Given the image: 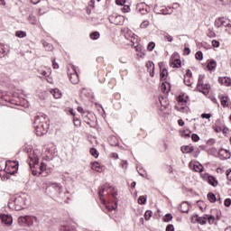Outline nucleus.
<instances>
[{"label": "nucleus", "mask_w": 231, "mask_h": 231, "mask_svg": "<svg viewBox=\"0 0 231 231\" xmlns=\"http://www.w3.org/2000/svg\"><path fill=\"white\" fill-rule=\"evenodd\" d=\"M29 167L32 176H42L46 178L48 176V170L46 169V163L41 162L39 165V157L34 155L33 157L29 156Z\"/></svg>", "instance_id": "f257e3e1"}, {"label": "nucleus", "mask_w": 231, "mask_h": 231, "mask_svg": "<svg viewBox=\"0 0 231 231\" xmlns=\"http://www.w3.org/2000/svg\"><path fill=\"white\" fill-rule=\"evenodd\" d=\"M33 127L37 136H44L50 129V124L46 122V115H40L34 117Z\"/></svg>", "instance_id": "f03ea898"}, {"label": "nucleus", "mask_w": 231, "mask_h": 231, "mask_svg": "<svg viewBox=\"0 0 231 231\" xmlns=\"http://www.w3.org/2000/svg\"><path fill=\"white\" fill-rule=\"evenodd\" d=\"M46 194L49 196H57L64 199L66 198V193L62 194V185L58 182H47L46 184Z\"/></svg>", "instance_id": "7ed1b4c3"}, {"label": "nucleus", "mask_w": 231, "mask_h": 231, "mask_svg": "<svg viewBox=\"0 0 231 231\" xmlns=\"http://www.w3.org/2000/svg\"><path fill=\"white\" fill-rule=\"evenodd\" d=\"M106 190V186H102L101 188H99V199L102 203V205H104L106 208V210L108 212H113V210H116L117 208V205H118V199H116V196H118V193L116 191L112 193V198H113V203L114 205H111L110 203L107 204V202H106V199L104 198L103 192Z\"/></svg>", "instance_id": "20e7f679"}, {"label": "nucleus", "mask_w": 231, "mask_h": 231, "mask_svg": "<svg viewBox=\"0 0 231 231\" xmlns=\"http://www.w3.org/2000/svg\"><path fill=\"white\" fill-rule=\"evenodd\" d=\"M26 205V200L21 196L13 197L8 203V207H14V210H23Z\"/></svg>", "instance_id": "39448f33"}, {"label": "nucleus", "mask_w": 231, "mask_h": 231, "mask_svg": "<svg viewBox=\"0 0 231 231\" xmlns=\"http://www.w3.org/2000/svg\"><path fill=\"white\" fill-rule=\"evenodd\" d=\"M205 76L199 75V79L197 83V91L203 93V95H208L210 93V84H204L203 79Z\"/></svg>", "instance_id": "423d86ee"}, {"label": "nucleus", "mask_w": 231, "mask_h": 231, "mask_svg": "<svg viewBox=\"0 0 231 231\" xmlns=\"http://www.w3.org/2000/svg\"><path fill=\"white\" fill-rule=\"evenodd\" d=\"M17 171H19V162H17V164H15V162H13V164L9 165L6 164L5 169L6 180H10V176L17 174ZM8 174L10 176H8Z\"/></svg>", "instance_id": "0eeeda50"}, {"label": "nucleus", "mask_w": 231, "mask_h": 231, "mask_svg": "<svg viewBox=\"0 0 231 231\" xmlns=\"http://www.w3.org/2000/svg\"><path fill=\"white\" fill-rule=\"evenodd\" d=\"M109 23L111 24H116V26H122L124 23H125V18L124 15H120L117 14H113L108 17Z\"/></svg>", "instance_id": "6e6552de"}, {"label": "nucleus", "mask_w": 231, "mask_h": 231, "mask_svg": "<svg viewBox=\"0 0 231 231\" xmlns=\"http://www.w3.org/2000/svg\"><path fill=\"white\" fill-rule=\"evenodd\" d=\"M33 221H37V217H18V223L21 226H30V225H33Z\"/></svg>", "instance_id": "1a4fd4ad"}, {"label": "nucleus", "mask_w": 231, "mask_h": 231, "mask_svg": "<svg viewBox=\"0 0 231 231\" xmlns=\"http://www.w3.org/2000/svg\"><path fill=\"white\" fill-rule=\"evenodd\" d=\"M72 68V73H69V78L71 82V84H79V72H77V67L71 66Z\"/></svg>", "instance_id": "9d476101"}, {"label": "nucleus", "mask_w": 231, "mask_h": 231, "mask_svg": "<svg viewBox=\"0 0 231 231\" xmlns=\"http://www.w3.org/2000/svg\"><path fill=\"white\" fill-rule=\"evenodd\" d=\"M218 156L220 160H229L231 153H230V151L221 148L218 151Z\"/></svg>", "instance_id": "9b49d317"}, {"label": "nucleus", "mask_w": 231, "mask_h": 231, "mask_svg": "<svg viewBox=\"0 0 231 231\" xmlns=\"http://www.w3.org/2000/svg\"><path fill=\"white\" fill-rule=\"evenodd\" d=\"M0 220L2 223H5V225H12L14 218H12L10 215L0 214Z\"/></svg>", "instance_id": "f8f14e48"}, {"label": "nucleus", "mask_w": 231, "mask_h": 231, "mask_svg": "<svg viewBox=\"0 0 231 231\" xmlns=\"http://www.w3.org/2000/svg\"><path fill=\"white\" fill-rule=\"evenodd\" d=\"M179 210H180L182 214H189V211L190 210V204H189L188 201H183L180 204Z\"/></svg>", "instance_id": "ddd939ff"}, {"label": "nucleus", "mask_w": 231, "mask_h": 231, "mask_svg": "<svg viewBox=\"0 0 231 231\" xmlns=\"http://www.w3.org/2000/svg\"><path fill=\"white\" fill-rule=\"evenodd\" d=\"M205 178L207 179L209 185H211L212 187H217L218 182H217V179H216V177H214L212 175L206 174Z\"/></svg>", "instance_id": "4468645a"}, {"label": "nucleus", "mask_w": 231, "mask_h": 231, "mask_svg": "<svg viewBox=\"0 0 231 231\" xmlns=\"http://www.w3.org/2000/svg\"><path fill=\"white\" fill-rule=\"evenodd\" d=\"M218 83L221 84L222 86L229 87L231 86V79L228 77H224V78L219 77Z\"/></svg>", "instance_id": "2eb2a0df"}, {"label": "nucleus", "mask_w": 231, "mask_h": 231, "mask_svg": "<svg viewBox=\"0 0 231 231\" xmlns=\"http://www.w3.org/2000/svg\"><path fill=\"white\" fill-rule=\"evenodd\" d=\"M159 68L161 69L160 79H161V80H163V79H165V77H167L169 72L167 71V69L163 68V62H159Z\"/></svg>", "instance_id": "dca6fc26"}, {"label": "nucleus", "mask_w": 231, "mask_h": 231, "mask_svg": "<svg viewBox=\"0 0 231 231\" xmlns=\"http://www.w3.org/2000/svg\"><path fill=\"white\" fill-rule=\"evenodd\" d=\"M147 71L150 73V77H154V62L148 61L146 63Z\"/></svg>", "instance_id": "f3484780"}, {"label": "nucleus", "mask_w": 231, "mask_h": 231, "mask_svg": "<svg viewBox=\"0 0 231 231\" xmlns=\"http://www.w3.org/2000/svg\"><path fill=\"white\" fill-rule=\"evenodd\" d=\"M226 24V21H225V17H219L215 21L216 28H221V26H225Z\"/></svg>", "instance_id": "a211bd4d"}, {"label": "nucleus", "mask_w": 231, "mask_h": 231, "mask_svg": "<svg viewBox=\"0 0 231 231\" xmlns=\"http://www.w3.org/2000/svg\"><path fill=\"white\" fill-rule=\"evenodd\" d=\"M180 151L181 152H183L184 154H189L190 152H194V146H189V145H186V146H182L180 148Z\"/></svg>", "instance_id": "6ab92c4d"}, {"label": "nucleus", "mask_w": 231, "mask_h": 231, "mask_svg": "<svg viewBox=\"0 0 231 231\" xmlns=\"http://www.w3.org/2000/svg\"><path fill=\"white\" fill-rule=\"evenodd\" d=\"M91 169L92 171H96V172H102V166H100V163H98V162H92Z\"/></svg>", "instance_id": "aec40b11"}, {"label": "nucleus", "mask_w": 231, "mask_h": 231, "mask_svg": "<svg viewBox=\"0 0 231 231\" xmlns=\"http://www.w3.org/2000/svg\"><path fill=\"white\" fill-rule=\"evenodd\" d=\"M60 231H77V229L71 225H63L60 227Z\"/></svg>", "instance_id": "412c9836"}, {"label": "nucleus", "mask_w": 231, "mask_h": 231, "mask_svg": "<svg viewBox=\"0 0 231 231\" xmlns=\"http://www.w3.org/2000/svg\"><path fill=\"white\" fill-rule=\"evenodd\" d=\"M217 67V62L216 61V60H211L208 63V69L209 71H212V70L216 69Z\"/></svg>", "instance_id": "4be33fe9"}, {"label": "nucleus", "mask_w": 231, "mask_h": 231, "mask_svg": "<svg viewBox=\"0 0 231 231\" xmlns=\"http://www.w3.org/2000/svg\"><path fill=\"white\" fill-rule=\"evenodd\" d=\"M42 44L43 48L46 50V51H53V45L51 43H49L45 41H42Z\"/></svg>", "instance_id": "5701e85b"}, {"label": "nucleus", "mask_w": 231, "mask_h": 231, "mask_svg": "<svg viewBox=\"0 0 231 231\" xmlns=\"http://www.w3.org/2000/svg\"><path fill=\"white\" fill-rule=\"evenodd\" d=\"M51 94L54 97V98H60V97H62V93L60 90H59V88L51 90Z\"/></svg>", "instance_id": "b1692460"}, {"label": "nucleus", "mask_w": 231, "mask_h": 231, "mask_svg": "<svg viewBox=\"0 0 231 231\" xmlns=\"http://www.w3.org/2000/svg\"><path fill=\"white\" fill-rule=\"evenodd\" d=\"M221 106L228 107V96H222L220 97Z\"/></svg>", "instance_id": "393cba45"}, {"label": "nucleus", "mask_w": 231, "mask_h": 231, "mask_svg": "<svg viewBox=\"0 0 231 231\" xmlns=\"http://www.w3.org/2000/svg\"><path fill=\"white\" fill-rule=\"evenodd\" d=\"M109 144L112 147H116V145H118V138H116V136H111L109 138Z\"/></svg>", "instance_id": "a878e982"}, {"label": "nucleus", "mask_w": 231, "mask_h": 231, "mask_svg": "<svg viewBox=\"0 0 231 231\" xmlns=\"http://www.w3.org/2000/svg\"><path fill=\"white\" fill-rule=\"evenodd\" d=\"M196 221L199 225H207V217H199L198 215H196Z\"/></svg>", "instance_id": "bb28decb"}, {"label": "nucleus", "mask_w": 231, "mask_h": 231, "mask_svg": "<svg viewBox=\"0 0 231 231\" xmlns=\"http://www.w3.org/2000/svg\"><path fill=\"white\" fill-rule=\"evenodd\" d=\"M134 50L140 53V57H145V52L143 51V47L142 45L134 46Z\"/></svg>", "instance_id": "cd10ccee"}, {"label": "nucleus", "mask_w": 231, "mask_h": 231, "mask_svg": "<svg viewBox=\"0 0 231 231\" xmlns=\"http://www.w3.org/2000/svg\"><path fill=\"white\" fill-rule=\"evenodd\" d=\"M208 201H210V203H216V201L217 200V199L216 198V194L209 192L208 194Z\"/></svg>", "instance_id": "c85d7f7f"}, {"label": "nucleus", "mask_w": 231, "mask_h": 231, "mask_svg": "<svg viewBox=\"0 0 231 231\" xmlns=\"http://www.w3.org/2000/svg\"><path fill=\"white\" fill-rule=\"evenodd\" d=\"M137 203L139 205H145L147 203V196H140L137 200Z\"/></svg>", "instance_id": "c756f323"}, {"label": "nucleus", "mask_w": 231, "mask_h": 231, "mask_svg": "<svg viewBox=\"0 0 231 231\" xmlns=\"http://www.w3.org/2000/svg\"><path fill=\"white\" fill-rule=\"evenodd\" d=\"M28 21H29V23H31V24H33L34 26H35V24H37V17H35V15H33V14L29 15Z\"/></svg>", "instance_id": "7c9ffc66"}, {"label": "nucleus", "mask_w": 231, "mask_h": 231, "mask_svg": "<svg viewBox=\"0 0 231 231\" xmlns=\"http://www.w3.org/2000/svg\"><path fill=\"white\" fill-rule=\"evenodd\" d=\"M90 39H92V41H97V39H100V32H93L92 33H90Z\"/></svg>", "instance_id": "2f4dec72"}, {"label": "nucleus", "mask_w": 231, "mask_h": 231, "mask_svg": "<svg viewBox=\"0 0 231 231\" xmlns=\"http://www.w3.org/2000/svg\"><path fill=\"white\" fill-rule=\"evenodd\" d=\"M15 36L18 37L19 39H24V37H26V32H24V31H17L15 32Z\"/></svg>", "instance_id": "473e14b6"}, {"label": "nucleus", "mask_w": 231, "mask_h": 231, "mask_svg": "<svg viewBox=\"0 0 231 231\" xmlns=\"http://www.w3.org/2000/svg\"><path fill=\"white\" fill-rule=\"evenodd\" d=\"M172 66H173V68H180V67H181V60H180V59H175V60L172 61Z\"/></svg>", "instance_id": "72a5a7b5"}, {"label": "nucleus", "mask_w": 231, "mask_h": 231, "mask_svg": "<svg viewBox=\"0 0 231 231\" xmlns=\"http://www.w3.org/2000/svg\"><path fill=\"white\" fill-rule=\"evenodd\" d=\"M151 217H152V211L146 210L145 213H144V219L146 221H149L151 219Z\"/></svg>", "instance_id": "f704fd0d"}, {"label": "nucleus", "mask_w": 231, "mask_h": 231, "mask_svg": "<svg viewBox=\"0 0 231 231\" xmlns=\"http://www.w3.org/2000/svg\"><path fill=\"white\" fill-rule=\"evenodd\" d=\"M90 154L91 156H93L94 158H97L99 156V152L96 148H91L90 149Z\"/></svg>", "instance_id": "c9c22d12"}, {"label": "nucleus", "mask_w": 231, "mask_h": 231, "mask_svg": "<svg viewBox=\"0 0 231 231\" xmlns=\"http://www.w3.org/2000/svg\"><path fill=\"white\" fill-rule=\"evenodd\" d=\"M164 223H169L170 221H172V214L167 213L163 218Z\"/></svg>", "instance_id": "e433bc0d"}, {"label": "nucleus", "mask_w": 231, "mask_h": 231, "mask_svg": "<svg viewBox=\"0 0 231 231\" xmlns=\"http://www.w3.org/2000/svg\"><path fill=\"white\" fill-rule=\"evenodd\" d=\"M195 59H197V60H203V52L201 51H197Z\"/></svg>", "instance_id": "4c0bfd02"}, {"label": "nucleus", "mask_w": 231, "mask_h": 231, "mask_svg": "<svg viewBox=\"0 0 231 231\" xmlns=\"http://www.w3.org/2000/svg\"><path fill=\"white\" fill-rule=\"evenodd\" d=\"M6 55V51H5V45L0 44V59H3Z\"/></svg>", "instance_id": "58836bf2"}, {"label": "nucleus", "mask_w": 231, "mask_h": 231, "mask_svg": "<svg viewBox=\"0 0 231 231\" xmlns=\"http://www.w3.org/2000/svg\"><path fill=\"white\" fill-rule=\"evenodd\" d=\"M155 47L156 43H154L153 42H150L147 45V50L148 51H152V50H154Z\"/></svg>", "instance_id": "ea45409f"}, {"label": "nucleus", "mask_w": 231, "mask_h": 231, "mask_svg": "<svg viewBox=\"0 0 231 231\" xmlns=\"http://www.w3.org/2000/svg\"><path fill=\"white\" fill-rule=\"evenodd\" d=\"M202 169H203V166L201 165L200 166L196 164L193 165V171H195V172H201Z\"/></svg>", "instance_id": "a19ab883"}, {"label": "nucleus", "mask_w": 231, "mask_h": 231, "mask_svg": "<svg viewBox=\"0 0 231 231\" xmlns=\"http://www.w3.org/2000/svg\"><path fill=\"white\" fill-rule=\"evenodd\" d=\"M164 39L165 41H168V42H172V41H174V38H172L169 33L164 34Z\"/></svg>", "instance_id": "79ce46f5"}, {"label": "nucleus", "mask_w": 231, "mask_h": 231, "mask_svg": "<svg viewBox=\"0 0 231 231\" xmlns=\"http://www.w3.org/2000/svg\"><path fill=\"white\" fill-rule=\"evenodd\" d=\"M122 12H124V14H129V12H131V7L129 5H124Z\"/></svg>", "instance_id": "37998d69"}, {"label": "nucleus", "mask_w": 231, "mask_h": 231, "mask_svg": "<svg viewBox=\"0 0 231 231\" xmlns=\"http://www.w3.org/2000/svg\"><path fill=\"white\" fill-rule=\"evenodd\" d=\"M191 140L192 142H199V135H198V134H193L191 135Z\"/></svg>", "instance_id": "c03bdc74"}, {"label": "nucleus", "mask_w": 231, "mask_h": 231, "mask_svg": "<svg viewBox=\"0 0 231 231\" xmlns=\"http://www.w3.org/2000/svg\"><path fill=\"white\" fill-rule=\"evenodd\" d=\"M208 221L209 225H214V221H216V217H214V216H209V217H208Z\"/></svg>", "instance_id": "a18cd8bd"}, {"label": "nucleus", "mask_w": 231, "mask_h": 231, "mask_svg": "<svg viewBox=\"0 0 231 231\" xmlns=\"http://www.w3.org/2000/svg\"><path fill=\"white\" fill-rule=\"evenodd\" d=\"M161 89H162V93H169V90L167 89V85H165V83H162L161 85Z\"/></svg>", "instance_id": "49530a36"}, {"label": "nucleus", "mask_w": 231, "mask_h": 231, "mask_svg": "<svg viewBox=\"0 0 231 231\" xmlns=\"http://www.w3.org/2000/svg\"><path fill=\"white\" fill-rule=\"evenodd\" d=\"M211 117H212L211 114H207V113L201 114V118H206L207 120H210Z\"/></svg>", "instance_id": "de8ad7c7"}, {"label": "nucleus", "mask_w": 231, "mask_h": 231, "mask_svg": "<svg viewBox=\"0 0 231 231\" xmlns=\"http://www.w3.org/2000/svg\"><path fill=\"white\" fill-rule=\"evenodd\" d=\"M125 0H116V5L118 6H124L125 5Z\"/></svg>", "instance_id": "09e8293b"}, {"label": "nucleus", "mask_w": 231, "mask_h": 231, "mask_svg": "<svg viewBox=\"0 0 231 231\" xmlns=\"http://www.w3.org/2000/svg\"><path fill=\"white\" fill-rule=\"evenodd\" d=\"M150 23L148 20H145L143 21L142 23H141V28H147V26H149Z\"/></svg>", "instance_id": "8fccbe9b"}, {"label": "nucleus", "mask_w": 231, "mask_h": 231, "mask_svg": "<svg viewBox=\"0 0 231 231\" xmlns=\"http://www.w3.org/2000/svg\"><path fill=\"white\" fill-rule=\"evenodd\" d=\"M208 37H210L211 39L216 37V32H214L212 30L208 31Z\"/></svg>", "instance_id": "3c124183"}, {"label": "nucleus", "mask_w": 231, "mask_h": 231, "mask_svg": "<svg viewBox=\"0 0 231 231\" xmlns=\"http://www.w3.org/2000/svg\"><path fill=\"white\" fill-rule=\"evenodd\" d=\"M213 48H219V42L217 40L211 42Z\"/></svg>", "instance_id": "603ef678"}, {"label": "nucleus", "mask_w": 231, "mask_h": 231, "mask_svg": "<svg viewBox=\"0 0 231 231\" xmlns=\"http://www.w3.org/2000/svg\"><path fill=\"white\" fill-rule=\"evenodd\" d=\"M166 231H174V225L169 224V225L166 226Z\"/></svg>", "instance_id": "864d4df0"}, {"label": "nucleus", "mask_w": 231, "mask_h": 231, "mask_svg": "<svg viewBox=\"0 0 231 231\" xmlns=\"http://www.w3.org/2000/svg\"><path fill=\"white\" fill-rule=\"evenodd\" d=\"M225 207H230L231 205V199H226L224 201Z\"/></svg>", "instance_id": "5fc2aeb1"}, {"label": "nucleus", "mask_w": 231, "mask_h": 231, "mask_svg": "<svg viewBox=\"0 0 231 231\" xmlns=\"http://www.w3.org/2000/svg\"><path fill=\"white\" fill-rule=\"evenodd\" d=\"M226 176L229 181H231V170H226Z\"/></svg>", "instance_id": "6e6d98bb"}, {"label": "nucleus", "mask_w": 231, "mask_h": 231, "mask_svg": "<svg viewBox=\"0 0 231 231\" xmlns=\"http://www.w3.org/2000/svg\"><path fill=\"white\" fill-rule=\"evenodd\" d=\"M184 84L189 87L191 86L192 84L190 83V78H188V79H187V78H185Z\"/></svg>", "instance_id": "4d7b16f0"}, {"label": "nucleus", "mask_w": 231, "mask_h": 231, "mask_svg": "<svg viewBox=\"0 0 231 231\" xmlns=\"http://www.w3.org/2000/svg\"><path fill=\"white\" fill-rule=\"evenodd\" d=\"M186 77H188V79H191V77H192V70L187 69L186 70Z\"/></svg>", "instance_id": "13d9d810"}, {"label": "nucleus", "mask_w": 231, "mask_h": 231, "mask_svg": "<svg viewBox=\"0 0 231 231\" xmlns=\"http://www.w3.org/2000/svg\"><path fill=\"white\" fill-rule=\"evenodd\" d=\"M184 55H190V48L189 47L184 48Z\"/></svg>", "instance_id": "bf43d9fd"}, {"label": "nucleus", "mask_w": 231, "mask_h": 231, "mask_svg": "<svg viewBox=\"0 0 231 231\" xmlns=\"http://www.w3.org/2000/svg\"><path fill=\"white\" fill-rule=\"evenodd\" d=\"M88 8H95V0H91L88 5Z\"/></svg>", "instance_id": "052dcab7"}, {"label": "nucleus", "mask_w": 231, "mask_h": 231, "mask_svg": "<svg viewBox=\"0 0 231 231\" xmlns=\"http://www.w3.org/2000/svg\"><path fill=\"white\" fill-rule=\"evenodd\" d=\"M52 68L54 69H59V63H57V61H55V60H53V61H52Z\"/></svg>", "instance_id": "680f3d73"}, {"label": "nucleus", "mask_w": 231, "mask_h": 231, "mask_svg": "<svg viewBox=\"0 0 231 231\" xmlns=\"http://www.w3.org/2000/svg\"><path fill=\"white\" fill-rule=\"evenodd\" d=\"M207 143H208V145H214V143H216V140L215 139H208Z\"/></svg>", "instance_id": "e2e57ef3"}, {"label": "nucleus", "mask_w": 231, "mask_h": 231, "mask_svg": "<svg viewBox=\"0 0 231 231\" xmlns=\"http://www.w3.org/2000/svg\"><path fill=\"white\" fill-rule=\"evenodd\" d=\"M121 167L122 169H127V161H122Z\"/></svg>", "instance_id": "0e129e2a"}, {"label": "nucleus", "mask_w": 231, "mask_h": 231, "mask_svg": "<svg viewBox=\"0 0 231 231\" xmlns=\"http://www.w3.org/2000/svg\"><path fill=\"white\" fill-rule=\"evenodd\" d=\"M178 125H179L180 127H183V125H185V122L183 121V119H179V120H178Z\"/></svg>", "instance_id": "69168bd1"}, {"label": "nucleus", "mask_w": 231, "mask_h": 231, "mask_svg": "<svg viewBox=\"0 0 231 231\" xmlns=\"http://www.w3.org/2000/svg\"><path fill=\"white\" fill-rule=\"evenodd\" d=\"M197 203H198V206L199 207L200 210H203L204 208H203L202 205H205V202H203V201H198Z\"/></svg>", "instance_id": "338daca9"}, {"label": "nucleus", "mask_w": 231, "mask_h": 231, "mask_svg": "<svg viewBox=\"0 0 231 231\" xmlns=\"http://www.w3.org/2000/svg\"><path fill=\"white\" fill-rule=\"evenodd\" d=\"M172 8H175V10H178L180 8V4L179 3H174L172 5Z\"/></svg>", "instance_id": "774afa93"}]
</instances>
